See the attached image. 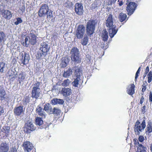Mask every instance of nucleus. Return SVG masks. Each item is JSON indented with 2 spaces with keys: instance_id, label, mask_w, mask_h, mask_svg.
<instances>
[{
  "instance_id": "f257e3e1",
  "label": "nucleus",
  "mask_w": 152,
  "mask_h": 152,
  "mask_svg": "<svg viewBox=\"0 0 152 152\" xmlns=\"http://www.w3.org/2000/svg\"><path fill=\"white\" fill-rule=\"evenodd\" d=\"M106 26L109 28V35L112 38L117 33L118 29L113 22V15L109 14L105 22Z\"/></svg>"
},
{
  "instance_id": "f03ea898",
  "label": "nucleus",
  "mask_w": 152,
  "mask_h": 152,
  "mask_svg": "<svg viewBox=\"0 0 152 152\" xmlns=\"http://www.w3.org/2000/svg\"><path fill=\"white\" fill-rule=\"evenodd\" d=\"M70 57L72 61L75 64H77L80 62L81 58L80 57V54L79 49L76 47L72 48L70 52Z\"/></svg>"
},
{
  "instance_id": "7ed1b4c3",
  "label": "nucleus",
  "mask_w": 152,
  "mask_h": 152,
  "mask_svg": "<svg viewBox=\"0 0 152 152\" xmlns=\"http://www.w3.org/2000/svg\"><path fill=\"white\" fill-rule=\"evenodd\" d=\"M97 23V20L96 19H91L87 23L86 31L88 34L91 35L94 33L96 26Z\"/></svg>"
},
{
  "instance_id": "20e7f679",
  "label": "nucleus",
  "mask_w": 152,
  "mask_h": 152,
  "mask_svg": "<svg viewBox=\"0 0 152 152\" xmlns=\"http://www.w3.org/2000/svg\"><path fill=\"white\" fill-rule=\"evenodd\" d=\"M145 127V121L144 118L143 119L141 124L139 121H137L134 129L135 134L138 135H140L141 133L144 130Z\"/></svg>"
},
{
  "instance_id": "39448f33",
  "label": "nucleus",
  "mask_w": 152,
  "mask_h": 152,
  "mask_svg": "<svg viewBox=\"0 0 152 152\" xmlns=\"http://www.w3.org/2000/svg\"><path fill=\"white\" fill-rule=\"evenodd\" d=\"M40 85V83L37 81L32 85L33 87L31 93L32 98L37 99L39 97L41 92Z\"/></svg>"
},
{
  "instance_id": "423d86ee",
  "label": "nucleus",
  "mask_w": 152,
  "mask_h": 152,
  "mask_svg": "<svg viewBox=\"0 0 152 152\" xmlns=\"http://www.w3.org/2000/svg\"><path fill=\"white\" fill-rule=\"evenodd\" d=\"M85 28L83 25H79L76 30L75 35L77 39H82L85 32Z\"/></svg>"
},
{
  "instance_id": "0eeeda50",
  "label": "nucleus",
  "mask_w": 152,
  "mask_h": 152,
  "mask_svg": "<svg viewBox=\"0 0 152 152\" xmlns=\"http://www.w3.org/2000/svg\"><path fill=\"white\" fill-rule=\"evenodd\" d=\"M137 7V4L134 2H131L128 3L126 7L127 14L131 15L135 11Z\"/></svg>"
},
{
  "instance_id": "6e6552de",
  "label": "nucleus",
  "mask_w": 152,
  "mask_h": 152,
  "mask_svg": "<svg viewBox=\"0 0 152 152\" xmlns=\"http://www.w3.org/2000/svg\"><path fill=\"white\" fill-rule=\"evenodd\" d=\"M49 11V7L47 4H42L41 8L38 11V15L39 17L44 16L47 12Z\"/></svg>"
},
{
  "instance_id": "1a4fd4ad",
  "label": "nucleus",
  "mask_w": 152,
  "mask_h": 152,
  "mask_svg": "<svg viewBox=\"0 0 152 152\" xmlns=\"http://www.w3.org/2000/svg\"><path fill=\"white\" fill-rule=\"evenodd\" d=\"M24 151L25 152H29L33 148L34 146L32 143L29 141H24L22 145Z\"/></svg>"
},
{
  "instance_id": "9d476101",
  "label": "nucleus",
  "mask_w": 152,
  "mask_h": 152,
  "mask_svg": "<svg viewBox=\"0 0 152 152\" xmlns=\"http://www.w3.org/2000/svg\"><path fill=\"white\" fill-rule=\"evenodd\" d=\"M49 49L50 47L47 43L44 42L41 44L39 50L43 53L44 55H47V53L49 51Z\"/></svg>"
},
{
  "instance_id": "9b49d317",
  "label": "nucleus",
  "mask_w": 152,
  "mask_h": 152,
  "mask_svg": "<svg viewBox=\"0 0 152 152\" xmlns=\"http://www.w3.org/2000/svg\"><path fill=\"white\" fill-rule=\"evenodd\" d=\"M30 59V57L28 54L24 52L22 53L20 57V60L21 64L23 65L27 64Z\"/></svg>"
},
{
  "instance_id": "f8f14e48",
  "label": "nucleus",
  "mask_w": 152,
  "mask_h": 152,
  "mask_svg": "<svg viewBox=\"0 0 152 152\" xmlns=\"http://www.w3.org/2000/svg\"><path fill=\"white\" fill-rule=\"evenodd\" d=\"M75 11L77 14L82 15L84 12L83 7L82 4L77 3L75 5Z\"/></svg>"
},
{
  "instance_id": "ddd939ff",
  "label": "nucleus",
  "mask_w": 152,
  "mask_h": 152,
  "mask_svg": "<svg viewBox=\"0 0 152 152\" xmlns=\"http://www.w3.org/2000/svg\"><path fill=\"white\" fill-rule=\"evenodd\" d=\"M75 76L83 78L82 73V68L80 66H78L74 67Z\"/></svg>"
},
{
  "instance_id": "4468645a",
  "label": "nucleus",
  "mask_w": 152,
  "mask_h": 152,
  "mask_svg": "<svg viewBox=\"0 0 152 152\" xmlns=\"http://www.w3.org/2000/svg\"><path fill=\"white\" fill-rule=\"evenodd\" d=\"M0 12L2 17L6 19L9 20L12 17V13L8 10H3Z\"/></svg>"
},
{
  "instance_id": "2eb2a0df",
  "label": "nucleus",
  "mask_w": 152,
  "mask_h": 152,
  "mask_svg": "<svg viewBox=\"0 0 152 152\" xmlns=\"http://www.w3.org/2000/svg\"><path fill=\"white\" fill-rule=\"evenodd\" d=\"M44 109L39 106H38L36 110L37 113L42 118H45L47 115L46 113L44 111Z\"/></svg>"
},
{
  "instance_id": "dca6fc26",
  "label": "nucleus",
  "mask_w": 152,
  "mask_h": 152,
  "mask_svg": "<svg viewBox=\"0 0 152 152\" xmlns=\"http://www.w3.org/2000/svg\"><path fill=\"white\" fill-rule=\"evenodd\" d=\"M14 113L17 116H20L23 114L24 110H23V106H20L15 107L14 109Z\"/></svg>"
},
{
  "instance_id": "f3484780",
  "label": "nucleus",
  "mask_w": 152,
  "mask_h": 152,
  "mask_svg": "<svg viewBox=\"0 0 152 152\" xmlns=\"http://www.w3.org/2000/svg\"><path fill=\"white\" fill-rule=\"evenodd\" d=\"M61 94L65 97H67L72 94V90L69 88H63L61 90Z\"/></svg>"
},
{
  "instance_id": "a211bd4d",
  "label": "nucleus",
  "mask_w": 152,
  "mask_h": 152,
  "mask_svg": "<svg viewBox=\"0 0 152 152\" xmlns=\"http://www.w3.org/2000/svg\"><path fill=\"white\" fill-rule=\"evenodd\" d=\"M64 102L63 99L56 98H53L51 101V103L53 105L56 104L63 105L64 104Z\"/></svg>"
},
{
  "instance_id": "6ab92c4d",
  "label": "nucleus",
  "mask_w": 152,
  "mask_h": 152,
  "mask_svg": "<svg viewBox=\"0 0 152 152\" xmlns=\"http://www.w3.org/2000/svg\"><path fill=\"white\" fill-rule=\"evenodd\" d=\"M7 98L6 92L2 86L0 85V99L4 100Z\"/></svg>"
},
{
  "instance_id": "aec40b11",
  "label": "nucleus",
  "mask_w": 152,
  "mask_h": 152,
  "mask_svg": "<svg viewBox=\"0 0 152 152\" xmlns=\"http://www.w3.org/2000/svg\"><path fill=\"white\" fill-rule=\"evenodd\" d=\"M25 126L27 129L31 131L34 130L36 129V127L34 126L33 123L29 121L27 122L25 124Z\"/></svg>"
},
{
  "instance_id": "412c9836",
  "label": "nucleus",
  "mask_w": 152,
  "mask_h": 152,
  "mask_svg": "<svg viewBox=\"0 0 152 152\" xmlns=\"http://www.w3.org/2000/svg\"><path fill=\"white\" fill-rule=\"evenodd\" d=\"M9 145L6 143H1L0 145V152H8Z\"/></svg>"
},
{
  "instance_id": "4be33fe9",
  "label": "nucleus",
  "mask_w": 152,
  "mask_h": 152,
  "mask_svg": "<svg viewBox=\"0 0 152 152\" xmlns=\"http://www.w3.org/2000/svg\"><path fill=\"white\" fill-rule=\"evenodd\" d=\"M44 110L49 114H52L53 108L51 105L49 103H47L44 105Z\"/></svg>"
},
{
  "instance_id": "5701e85b",
  "label": "nucleus",
  "mask_w": 152,
  "mask_h": 152,
  "mask_svg": "<svg viewBox=\"0 0 152 152\" xmlns=\"http://www.w3.org/2000/svg\"><path fill=\"white\" fill-rule=\"evenodd\" d=\"M134 85L133 84L129 85L126 90L127 94L130 95H132L134 93Z\"/></svg>"
},
{
  "instance_id": "b1692460",
  "label": "nucleus",
  "mask_w": 152,
  "mask_h": 152,
  "mask_svg": "<svg viewBox=\"0 0 152 152\" xmlns=\"http://www.w3.org/2000/svg\"><path fill=\"white\" fill-rule=\"evenodd\" d=\"M74 81L72 83L73 85L75 87H77L79 83L82 84L83 83V78L80 77H75Z\"/></svg>"
},
{
  "instance_id": "393cba45",
  "label": "nucleus",
  "mask_w": 152,
  "mask_h": 152,
  "mask_svg": "<svg viewBox=\"0 0 152 152\" xmlns=\"http://www.w3.org/2000/svg\"><path fill=\"white\" fill-rule=\"evenodd\" d=\"M53 110L52 114H54L55 118H58L61 113V110L56 107H54Z\"/></svg>"
},
{
  "instance_id": "a878e982",
  "label": "nucleus",
  "mask_w": 152,
  "mask_h": 152,
  "mask_svg": "<svg viewBox=\"0 0 152 152\" xmlns=\"http://www.w3.org/2000/svg\"><path fill=\"white\" fill-rule=\"evenodd\" d=\"M29 38L30 42L32 45H34L37 42V37L36 35L32 33H31V36Z\"/></svg>"
},
{
  "instance_id": "bb28decb",
  "label": "nucleus",
  "mask_w": 152,
  "mask_h": 152,
  "mask_svg": "<svg viewBox=\"0 0 152 152\" xmlns=\"http://www.w3.org/2000/svg\"><path fill=\"white\" fill-rule=\"evenodd\" d=\"M146 133L149 134L152 132V124L150 120L147 123V127L145 129Z\"/></svg>"
},
{
  "instance_id": "cd10ccee",
  "label": "nucleus",
  "mask_w": 152,
  "mask_h": 152,
  "mask_svg": "<svg viewBox=\"0 0 152 152\" xmlns=\"http://www.w3.org/2000/svg\"><path fill=\"white\" fill-rule=\"evenodd\" d=\"M6 36L3 31H0V46L2 45L6 41Z\"/></svg>"
},
{
  "instance_id": "c85d7f7f",
  "label": "nucleus",
  "mask_w": 152,
  "mask_h": 152,
  "mask_svg": "<svg viewBox=\"0 0 152 152\" xmlns=\"http://www.w3.org/2000/svg\"><path fill=\"white\" fill-rule=\"evenodd\" d=\"M101 37L102 38L103 40L105 42L107 41L108 37V33L106 30H103L102 31Z\"/></svg>"
},
{
  "instance_id": "c756f323",
  "label": "nucleus",
  "mask_w": 152,
  "mask_h": 152,
  "mask_svg": "<svg viewBox=\"0 0 152 152\" xmlns=\"http://www.w3.org/2000/svg\"><path fill=\"white\" fill-rule=\"evenodd\" d=\"M72 70L70 68L68 69L66 71H64L63 74V76L66 78L69 77L72 74Z\"/></svg>"
},
{
  "instance_id": "7c9ffc66",
  "label": "nucleus",
  "mask_w": 152,
  "mask_h": 152,
  "mask_svg": "<svg viewBox=\"0 0 152 152\" xmlns=\"http://www.w3.org/2000/svg\"><path fill=\"white\" fill-rule=\"evenodd\" d=\"M26 76V74L23 72L20 73L18 75V80L19 83L20 84L21 82L24 81L25 77Z\"/></svg>"
},
{
  "instance_id": "2f4dec72",
  "label": "nucleus",
  "mask_w": 152,
  "mask_h": 152,
  "mask_svg": "<svg viewBox=\"0 0 152 152\" xmlns=\"http://www.w3.org/2000/svg\"><path fill=\"white\" fill-rule=\"evenodd\" d=\"M68 59L67 58H63L60 65L61 67L65 68L68 65Z\"/></svg>"
},
{
  "instance_id": "473e14b6",
  "label": "nucleus",
  "mask_w": 152,
  "mask_h": 152,
  "mask_svg": "<svg viewBox=\"0 0 152 152\" xmlns=\"http://www.w3.org/2000/svg\"><path fill=\"white\" fill-rule=\"evenodd\" d=\"M126 17L127 15L121 12L119 14L118 18L120 21L122 22L126 19Z\"/></svg>"
},
{
  "instance_id": "72a5a7b5",
  "label": "nucleus",
  "mask_w": 152,
  "mask_h": 152,
  "mask_svg": "<svg viewBox=\"0 0 152 152\" xmlns=\"http://www.w3.org/2000/svg\"><path fill=\"white\" fill-rule=\"evenodd\" d=\"M6 65L5 63L0 62V72H3L6 70Z\"/></svg>"
},
{
  "instance_id": "f704fd0d",
  "label": "nucleus",
  "mask_w": 152,
  "mask_h": 152,
  "mask_svg": "<svg viewBox=\"0 0 152 152\" xmlns=\"http://www.w3.org/2000/svg\"><path fill=\"white\" fill-rule=\"evenodd\" d=\"M10 127L8 126H4L1 130V131L6 133L7 136L8 135V133L10 132Z\"/></svg>"
},
{
  "instance_id": "c9c22d12",
  "label": "nucleus",
  "mask_w": 152,
  "mask_h": 152,
  "mask_svg": "<svg viewBox=\"0 0 152 152\" xmlns=\"http://www.w3.org/2000/svg\"><path fill=\"white\" fill-rule=\"evenodd\" d=\"M147 148L143 145H140L137 148V152H147Z\"/></svg>"
},
{
  "instance_id": "e433bc0d",
  "label": "nucleus",
  "mask_w": 152,
  "mask_h": 152,
  "mask_svg": "<svg viewBox=\"0 0 152 152\" xmlns=\"http://www.w3.org/2000/svg\"><path fill=\"white\" fill-rule=\"evenodd\" d=\"M42 118V117H37L36 118L35 123L37 125L40 126L43 124V122Z\"/></svg>"
},
{
  "instance_id": "4c0bfd02",
  "label": "nucleus",
  "mask_w": 152,
  "mask_h": 152,
  "mask_svg": "<svg viewBox=\"0 0 152 152\" xmlns=\"http://www.w3.org/2000/svg\"><path fill=\"white\" fill-rule=\"evenodd\" d=\"M88 38L87 36L84 37L83 39L81 41V43L83 46L86 45L88 42Z\"/></svg>"
},
{
  "instance_id": "58836bf2",
  "label": "nucleus",
  "mask_w": 152,
  "mask_h": 152,
  "mask_svg": "<svg viewBox=\"0 0 152 152\" xmlns=\"http://www.w3.org/2000/svg\"><path fill=\"white\" fill-rule=\"evenodd\" d=\"M30 100V97L29 96L25 97L23 100V104L25 105L27 104L29 102Z\"/></svg>"
},
{
  "instance_id": "ea45409f",
  "label": "nucleus",
  "mask_w": 152,
  "mask_h": 152,
  "mask_svg": "<svg viewBox=\"0 0 152 152\" xmlns=\"http://www.w3.org/2000/svg\"><path fill=\"white\" fill-rule=\"evenodd\" d=\"M148 82L150 83L152 80V71H150L147 75Z\"/></svg>"
},
{
  "instance_id": "a19ab883",
  "label": "nucleus",
  "mask_w": 152,
  "mask_h": 152,
  "mask_svg": "<svg viewBox=\"0 0 152 152\" xmlns=\"http://www.w3.org/2000/svg\"><path fill=\"white\" fill-rule=\"evenodd\" d=\"M70 81L68 79L65 80L61 83V85L63 86H66L69 85Z\"/></svg>"
},
{
  "instance_id": "79ce46f5",
  "label": "nucleus",
  "mask_w": 152,
  "mask_h": 152,
  "mask_svg": "<svg viewBox=\"0 0 152 152\" xmlns=\"http://www.w3.org/2000/svg\"><path fill=\"white\" fill-rule=\"evenodd\" d=\"M30 43V42L29 37H26L25 40V46L26 47H28Z\"/></svg>"
},
{
  "instance_id": "37998d69",
  "label": "nucleus",
  "mask_w": 152,
  "mask_h": 152,
  "mask_svg": "<svg viewBox=\"0 0 152 152\" xmlns=\"http://www.w3.org/2000/svg\"><path fill=\"white\" fill-rule=\"evenodd\" d=\"M17 21L14 23L15 25H18V24L22 23V20L20 18H16Z\"/></svg>"
},
{
  "instance_id": "c03bdc74",
  "label": "nucleus",
  "mask_w": 152,
  "mask_h": 152,
  "mask_svg": "<svg viewBox=\"0 0 152 152\" xmlns=\"http://www.w3.org/2000/svg\"><path fill=\"white\" fill-rule=\"evenodd\" d=\"M46 14L47 15V17L50 18H51L53 17V15L52 13V11L51 10L49 9V11L48 12H47L46 13Z\"/></svg>"
},
{
  "instance_id": "a18cd8bd",
  "label": "nucleus",
  "mask_w": 152,
  "mask_h": 152,
  "mask_svg": "<svg viewBox=\"0 0 152 152\" xmlns=\"http://www.w3.org/2000/svg\"><path fill=\"white\" fill-rule=\"evenodd\" d=\"M100 47L102 48H103L104 49H106L108 47V46L107 45H105L104 42H102L101 43Z\"/></svg>"
},
{
  "instance_id": "49530a36",
  "label": "nucleus",
  "mask_w": 152,
  "mask_h": 152,
  "mask_svg": "<svg viewBox=\"0 0 152 152\" xmlns=\"http://www.w3.org/2000/svg\"><path fill=\"white\" fill-rule=\"evenodd\" d=\"M140 67H139L138 68V70L137 71L136 74H135V80L136 81L137 80V78L138 77V74H139L140 71Z\"/></svg>"
},
{
  "instance_id": "de8ad7c7",
  "label": "nucleus",
  "mask_w": 152,
  "mask_h": 152,
  "mask_svg": "<svg viewBox=\"0 0 152 152\" xmlns=\"http://www.w3.org/2000/svg\"><path fill=\"white\" fill-rule=\"evenodd\" d=\"M133 141L134 142V144L135 145H136V146L137 147V148H138L139 147L140 145H142V144H140L139 143L138 140H134Z\"/></svg>"
},
{
  "instance_id": "09e8293b",
  "label": "nucleus",
  "mask_w": 152,
  "mask_h": 152,
  "mask_svg": "<svg viewBox=\"0 0 152 152\" xmlns=\"http://www.w3.org/2000/svg\"><path fill=\"white\" fill-rule=\"evenodd\" d=\"M140 136L138 138V140L139 141L141 142H143L144 140V137L142 135H139Z\"/></svg>"
},
{
  "instance_id": "8fccbe9b",
  "label": "nucleus",
  "mask_w": 152,
  "mask_h": 152,
  "mask_svg": "<svg viewBox=\"0 0 152 152\" xmlns=\"http://www.w3.org/2000/svg\"><path fill=\"white\" fill-rule=\"evenodd\" d=\"M146 106L145 105H144L141 109L142 110V114H144L145 112V109L146 108Z\"/></svg>"
},
{
  "instance_id": "3c124183",
  "label": "nucleus",
  "mask_w": 152,
  "mask_h": 152,
  "mask_svg": "<svg viewBox=\"0 0 152 152\" xmlns=\"http://www.w3.org/2000/svg\"><path fill=\"white\" fill-rule=\"evenodd\" d=\"M4 112V110L3 107L0 106V115H2Z\"/></svg>"
},
{
  "instance_id": "603ef678",
  "label": "nucleus",
  "mask_w": 152,
  "mask_h": 152,
  "mask_svg": "<svg viewBox=\"0 0 152 152\" xmlns=\"http://www.w3.org/2000/svg\"><path fill=\"white\" fill-rule=\"evenodd\" d=\"M148 85V83L146 81H144L143 82V84L142 86L144 87H146V86Z\"/></svg>"
},
{
  "instance_id": "864d4df0",
  "label": "nucleus",
  "mask_w": 152,
  "mask_h": 152,
  "mask_svg": "<svg viewBox=\"0 0 152 152\" xmlns=\"http://www.w3.org/2000/svg\"><path fill=\"white\" fill-rule=\"evenodd\" d=\"M10 152H17V150L15 148H12Z\"/></svg>"
},
{
  "instance_id": "5fc2aeb1",
  "label": "nucleus",
  "mask_w": 152,
  "mask_h": 152,
  "mask_svg": "<svg viewBox=\"0 0 152 152\" xmlns=\"http://www.w3.org/2000/svg\"><path fill=\"white\" fill-rule=\"evenodd\" d=\"M118 4L119 6H121L123 5V3L121 0H118Z\"/></svg>"
},
{
  "instance_id": "6e6d98bb",
  "label": "nucleus",
  "mask_w": 152,
  "mask_h": 152,
  "mask_svg": "<svg viewBox=\"0 0 152 152\" xmlns=\"http://www.w3.org/2000/svg\"><path fill=\"white\" fill-rule=\"evenodd\" d=\"M149 71V67L148 66H147L145 70V73H146V74H147L148 72Z\"/></svg>"
},
{
  "instance_id": "4d7b16f0",
  "label": "nucleus",
  "mask_w": 152,
  "mask_h": 152,
  "mask_svg": "<svg viewBox=\"0 0 152 152\" xmlns=\"http://www.w3.org/2000/svg\"><path fill=\"white\" fill-rule=\"evenodd\" d=\"M43 52L42 53L39 52H38L37 53V54L38 55V58H41L42 57V55H43Z\"/></svg>"
},
{
  "instance_id": "13d9d810",
  "label": "nucleus",
  "mask_w": 152,
  "mask_h": 152,
  "mask_svg": "<svg viewBox=\"0 0 152 152\" xmlns=\"http://www.w3.org/2000/svg\"><path fill=\"white\" fill-rule=\"evenodd\" d=\"M144 98L143 97V96H142L141 97V98L140 99V103L141 104H142V103L144 101Z\"/></svg>"
},
{
  "instance_id": "bf43d9fd",
  "label": "nucleus",
  "mask_w": 152,
  "mask_h": 152,
  "mask_svg": "<svg viewBox=\"0 0 152 152\" xmlns=\"http://www.w3.org/2000/svg\"><path fill=\"white\" fill-rule=\"evenodd\" d=\"M20 9L21 10V11L23 12L25 10V6L23 5L21 8H20Z\"/></svg>"
},
{
  "instance_id": "052dcab7",
  "label": "nucleus",
  "mask_w": 152,
  "mask_h": 152,
  "mask_svg": "<svg viewBox=\"0 0 152 152\" xmlns=\"http://www.w3.org/2000/svg\"><path fill=\"white\" fill-rule=\"evenodd\" d=\"M146 87H143V88H142V92H144L146 90Z\"/></svg>"
},
{
  "instance_id": "680f3d73",
  "label": "nucleus",
  "mask_w": 152,
  "mask_h": 152,
  "mask_svg": "<svg viewBox=\"0 0 152 152\" xmlns=\"http://www.w3.org/2000/svg\"><path fill=\"white\" fill-rule=\"evenodd\" d=\"M149 101L151 104L152 103V97H149Z\"/></svg>"
},
{
  "instance_id": "e2e57ef3",
  "label": "nucleus",
  "mask_w": 152,
  "mask_h": 152,
  "mask_svg": "<svg viewBox=\"0 0 152 152\" xmlns=\"http://www.w3.org/2000/svg\"><path fill=\"white\" fill-rule=\"evenodd\" d=\"M147 74H146L145 73L144 75H143V78H144L146 76Z\"/></svg>"
},
{
  "instance_id": "0e129e2a",
  "label": "nucleus",
  "mask_w": 152,
  "mask_h": 152,
  "mask_svg": "<svg viewBox=\"0 0 152 152\" xmlns=\"http://www.w3.org/2000/svg\"><path fill=\"white\" fill-rule=\"evenodd\" d=\"M149 97H152V95H149Z\"/></svg>"
},
{
  "instance_id": "69168bd1",
  "label": "nucleus",
  "mask_w": 152,
  "mask_h": 152,
  "mask_svg": "<svg viewBox=\"0 0 152 152\" xmlns=\"http://www.w3.org/2000/svg\"><path fill=\"white\" fill-rule=\"evenodd\" d=\"M149 94H150V95H152V92L151 91H150V92Z\"/></svg>"
},
{
  "instance_id": "338daca9",
  "label": "nucleus",
  "mask_w": 152,
  "mask_h": 152,
  "mask_svg": "<svg viewBox=\"0 0 152 152\" xmlns=\"http://www.w3.org/2000/svg\"><path fill=\"white\" fill-rule=\"evenodd\" d=\"M88 0V1H91V0Z\"/></svg>"
},
{
  "instance_id": "774afa93",
  "label": "nucleus",
  "mask_w": 152,
  "mask_h": 152,
  "mask_svg": "<svg viewBox=\"0 0 152 152\" xmlns=\"http://www.w3.org/2000/svg\"><path fill=\"white\" fill-rule=\"evenodd\" d=\"M143 94H142L143 95Z\"/></svg>"
}]
</instances>
